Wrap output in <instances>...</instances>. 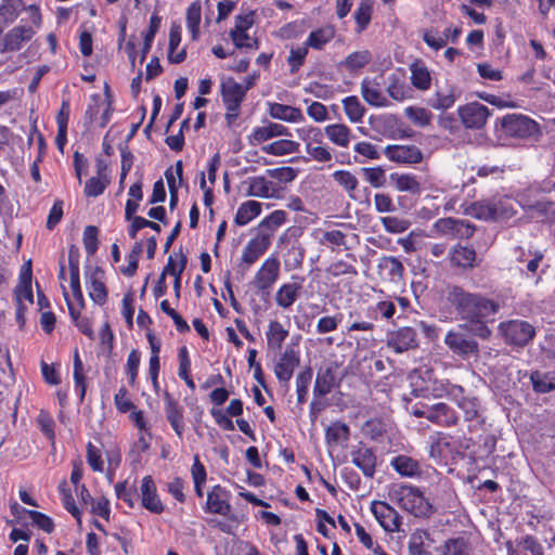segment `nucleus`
<instances>
[{
    "label": "nucleus",
    "instance_id": "28",
    "mask_svg": "<svg viewBox=\"0 0 555 555\" xmlns=\"http://www.w3.org/2000/svg\"><path fill=\"white\" fill-rule=\"evenodd\" d=\"M450 263L462 269H472L476 260V251L473 247L456 244L449 253Z\"/></svg>",
    "mask_w": 555,
    "mask_h": 555
},
{
    "label": "nucleus",
    "instance_id": "3",
    "mask_svg": "<svg viewBox=\"0 0 555 555\" xmlns=\"http://www.w3.org/2000/svg\"><path fill=\"white\" fill-rule=\"evenodd\" d=\"M476 231V227L463 219L446 217L438 219L431 228L434 236H441L449 240H468Z\"/></svg>",
    "mask_w": 555,
    "mask_h": 555
},
{
    "label": "nucleus",
    "instance_id": "62",
    "mask_svg": "<svg viewBox=\"0 0 555 555\" xmlns=\"http://www.w3.org/2000/svg\"><path fill=\"white\" fill-rule=\"evenodd\" d=\"M306 153L309 157L318 163L331 162L333 155L326 145H309L306 146Z\"/></svg>",
    "mask_w": 555,
    "mask_h": 555
},
{
    "label": "nucleus",
    "instance_id": "8",
    "mask_svg": "<svg viewBox=\"0 0 555 555\" xmlns=\"http://www.w3.org/2000/svg\"><path fill=\"white\" fill-rule=\"evenodd\" d=\"M221 95L228 111L227 118L237 117L246 95V88L233 78H228L221 83Z\"/></svg>",
    "mask_w": 555,
    "mask_h": 555
},
{
    "label": "nucleus",
    "instance_id": "36",
    "mask_svg": "<svg viewBox=\"0 0 555 555\" xmlns=\"http://www.w3.org/2000/svg\"><path fill=\"white\" fill-rule=\"evenodd\" d=\"M248 190L246 195L260 198H270L274 194L273 183L264 177H251L247 180Z\"/></svg>",
    "mask_w": 555,
    "mask_h": 555
},
{
    "label": "nucleus",
    "instance_id": "63",
    "mask_svg": "<svg viewBox=\"0 0 555 555\" xmlns=\"http://www.w3.org/2000/svg\"><path fill=\"white\" fill-rule=\"evenodd\" d=\"M443 555H470V553L464 540L453 539L446 542Z\"/></svg>",
    "mask_w": 555,
    "mask_h": 555
},
{
    "label": "nucleus",
    "instance_id": "46",
    "mask_svg": "<svg viewBox=\"0 0 555 555\" xmlns=\"http://www.w3.org/2000/svg\"><path fill=\"white\" fill-rule=\"evenodd\" d=\"M456 96L452 88L438 89L430 100V106L435 109L444 111L454 105Z\"/></svg>",
    "mask_w": 555,
    "mask_h": 555
},
{
    "label": "nucleus",
    "instance_id": "50",
    "mask_svg": "<svg viewBox=\"0 0 555 555\" xmlns=\"http://www.w3.org/2000/svg\"><path fill=\"white\" fill-rule=\"evenodd\" d=\"M312 369L307 366L296 377L297 402L302 404L307 399L308 388L312 379Z\"/></svg>",
    "mask_w": 555,
    "mask_h": 555
},
{
    "label": "nucleus",
    "instance_id": "27",
    "mask_svg": "<svg viewBox=\"0 0 555 555\" xmlns=\"http://www.w3.org/2000/svg\"><path fill=\"white\" fill-rule=\"evenodd\" d=\"M324 134L331 143L341 149H348L352 139L351 129L341 122L327 125Z\"/></svg>",
    "mask_w": 555,
    "mask_h": 555
},
{
    "label": "nucleus",
    "instance_id": "26",
    "mask_svg": "<svg viewBox=\"0 0 555 555\" xmlns=\"http://www.w3.org/2000/svg\"><path fill=\"white\" fill-rule=\"evenodd\" d=\"M426 418L441 426H452L457 423L455 412L446 403H437L426 409Z\"/></svg>",
    "mask_w": 555,
    "mask_h": 555
},
{
    "label": "nucleus",
    "instance_id": "51",
    "mask_svg": "<svg viewBox=\"0 0 555 555\" xmlns=\"http://www.w3.org/2000/svg\"><path fill=\"white\" fill-rule=\"evenodd\" d=\"M363 177L365 181L373 188H384L387 182L386 170L380 167H369L362 168Z\"/></svg>",
    "mask_w": 555,
    "mask_h": 555
},
{
    "label": "nucleus",
    "instance_id": "37",
    "mask_svg": "<svg viewBox=\"0 0 555 555\" xmlns=\"http://www.w3.org/2000/svg\"><path fill=\"white\" fill-rule=\"evenodd\" d=\"M350 430L343 422L332 423L325 430V439L328 446H343L349 439Z\"/></svg>",
    "mask_w": 555,
    "mask_h": 555
},
{
    "label": "nucleus",
    "instance_id": "15",
    "mask_svg": "<svg viewBox=\"0 0 555 555\" xmlns=\"http://www.w3.org/2000/svg\"><path fill=\"white\" fill-rule=\"evenodd\" d=\"M372 513L379 525L388 532H397L400 529V516L395 508L385 502H374Z\"/></svg>",
    "mask_w": 555,
    "mask_h": 555
},
{
    "label": "nucleus",
    "instance_id": "45",
    "mask_svg": "<svg viewBox=\"0 0 555 555\" xmlns=\"http://www.w3.org/2000/svg\"><path fill=\"white\" fill-rule=\"evenodd\" d=\"M344 112L351 122H360L365 114V107L356 95L343 100Z\"/></svg>",
    "mask_w": 555,
    "mask_h": 555
},
{
    "label": "nucleus",
    "instance_id": "25",
    "mask_svg": "<svg viewBox=\"0 0 555 555\" xmlns=\"http://www.w3.org/2000/svg\"><path fill=\"white\" fill-rule=\"evenodd\" d=\"M361 94L364 101L376 107H385L388 105V100L382 91L380 85L374 80L365 78L361 82Z\"/></svg>",
    "mask_w": 555,
    "mask_h": 555
},
{
    "label": "nucleus",
    "instance_id": "31",
    "mask_svg": "<svg viewBox=\"0 0 555 555\" xmlns=\"http://www.w3.org/2000/svg\"><path fill=\"white\" fill-rule=\"evenodd\" d=\"M103 272L95 268L87 275V283L89 285V296L98 305H103L106 301L107 292L104 283L102 282Z\"/></svg>",
    "mask_w": 555,
    "mask_h": 555
},
{
    "label": "nucleus",
    "instance_id": "49",
    "mask_svg": "<svg viewBox=\"0 0 555 555\" xmlns=\"http://www.w3.org/2000/svg\"><path fill=\"white\" fill-rule=\"evenodd\" d=\"M297 135L300 140L305 142V147L307 144L313 145H324L323 143V132L320 128L313 126H306L297 129Z\"/></svg>",
    "mask_w": 555,
    "mask_h": 555
},
{
    "label": "nucleus",
    "instance_id": "56",
    "mask_svg": "<svg viewBox=\"0 0 555 555\" xmlns=\"http://www.w3.org/2000/svg\"><path fill=\"white\" fill-rule=\"evenodd\" d=\"M429 539V534L424 530H416L412 533L409 541V552L411 555H425V541Z\"/></svg>",
    "mask_w": 555,
    "mask_h": 555
},
{
    "label": "nucleus",
    "instance_id": "11",
    "mask_svg": "<svg viewBox=\"0 0 555 555\" xmlns=\"http://www.w3.org/2000/svg\"><path fill=\"white\" fill-rule=\"evenodd\" d=\"M386 345L397 353L417 347L416 332L409 326L400 327L387 334Z\"/></svg>",
    "mask_w": 555,
    "mask_h": 555
},
{
    "label": "nucleus",
    "instance_id": "32",
    "mask_svg": "<svg viewBox=\"0 0 555 555\" xmlns=\"http://www.w3.org/2000/svg\"><path fill=\"white\" fill-rule=\"evenodd\" d=\"M411 83L418 90L425 91L430 88L431 75L424 62L416 60L410 65Z\"/></svg>",
    "mask_w": 555,
    "mask_h": 555
},
{
    "label": "nucleus",
    "instance_id": "55",
    "mask_svg": "<svg viewBox=\"0 0 555 555\" xmlns=\"http://www.w3.org/2000/svg\"><path fill=\"white\" fill-rule=\"evenodd\" d=\"M109 183L108 177L100 178V177H92L90 178L85 185V195L89 197H96L101 195L106 186Z\"/></svg>",
    "mask_w": 555,
    "mask_h": 555
},
{
    "label": "nucleus",
    "instance_id": "41",
    "mask_svg": "<svg viewBox=\"0 0 555 555\" xmlns=\"http://www.w3.org/2000/svg\"><path fill=\"white\" fill-rule=\"evenodd\" d=\"M335 36L333 26H325L310 33L306 46L315 50H321Z\"/></svg>",
    "mask_w": 555,
    "mask_h": 555
},
{
    "label": "nucleus",
    "instance_id": "35",
    "mask_svg": "<svg viewBox=\"0 0 555 555\" xmlns=\"http://www.w3.org/2000/svg\"><path fill=\"white\" fill-rule=\"evenodd\" d=\"M389 179L396 190L399 192H410L412 194H416L421 191V183L412 173L392 172L390 173Z\"/></svg>",
    "mask_w": 555,
    "mask_h": 555
},
{
    "label": "nucleus",
    "instance_id": "9",
    "mask_svg": "<svg viewBox=\"0 0 555 555\" xmlns=\"http://www.w3.org/2000/svg\"><path fill=\"white\" fill-rule=\"evenodd\" d=\"M462 124L469 129H481L490 116V111L483 104L472 102L457 108Z\"/></svg>",
    "mask_w": 555,
    "mask_h": 555
},
{
    "label": "nucleus",
    "instance_id": "19",
    "mask_svg": "<svg viewBox=\"0 0 555 555\" xmlns=\"http://www.w3.org/2000/svg\"><path fill=\"white\" fill-rule=\"evenodd\" d=\"M34 35L35 30L30 26L13 27L3 38L1 52L18 51L23 43L29 41Z\"/></svg>",
    "mask_w": 555,
    "mask_h": 555
},
{
    "label": "nucleus",
    "instance_id": "21",
    "mask_svg": "<svg viewBox=\"0 0 555 555\" xmlns=\"http://www.w3.org/2000/svg\"><path fill=\"white\" fill-rule=\"evenodd\" d=\"M79 257L80 255L78 248L72 245L68 249L70 288L75 300L78 302V306L83 307V296L79 280Z\"/></svg>",
    "mask_w": 555,
    "mask_h": 555
},
{
    "label": "nucleus",
    "instance_id": "44",
    "mask_svg": "<svg viewBox=\"0 0 555 555\" xmlns=\"http://www.w3.org/2000/svg\"><path fill=\"white\" fill-rule=\"evenodd\" d=\"M335 385V375L332 370L327 369L319 372L313 387V395L315 397L326 396L332 391Z\"/></svg>",
    "mask_w": 555,
    "mask_h": 555
},
{
    "label": "nucleus",
    "instance_id": "52",
    "mask_svg": "<svg viewBox=\"0 0 555 555\" xmlns=\"http://www.w3.org/2000/svg\"><path fill=\"white\" fill-rule=\"evenodd\" d=\"M371 53L366 50L356 51L349 54L340 65L345 66L349 70H356L364 67L371 62Z\"/></svg>",
    "mask_w": 555,
    "mask_h": 555
},
{
    "label": "nucleus",
    "instance_id": "20",
    "mask_svg": "<svg viewBox=\"0 0 555 555\" xmlns=\"http://www.w3.org/2000/svg\"><path fill=\"white\" fill-rule=\"evenodd\" d=\"M229 493L220 486H215L207 494L205 511L211 514L229 516L231 504Z\"/></svg>",
    "mask_w": 555,
    "mask_h": 555
},
{
    "label": "nucleus",
    "instance_id": "12",
    "mask_svg": "<svg viewBox=\"0 0 555 555\" xmlns=\"http://www.w3.org/2000/svg\"><path fill=\"white\" fill-rule=\"evenodd\" d=\"M385 156L399 164H418L423 160L422 151L415 145H387Z\"/></svg>",
    "mask_w": 555,
    "mask_h": 555
},
{
    "label": "nucleus",
    "instance_id": "54",
    "mask_svg": "<svg viewBox=\"0 0 555 555\" xmlns=\"http://www.w3.org/2000/svg\"><path fill=\"white\" fill-rule=\"evenodd\" d=\"M405 116L416 126L425 127L431 120V113L424 107L409 106L404 109Z\"/></svg>",
    "mask_w": 555,
    "mask_h": 555
},
{
    "label": "nucleus",
    "instance_id": "14",
    "mask_svg": "<svg viewBox=\"0 0 555 555\" xmlns=\"http://www.w3.org/2000/svg\"><path fill=\"white\" fill-rule=\"evenodd\" d=\"M304 279L293 276L292 282L282 284L274 295V301L282 309L291 308L299 298Z\"/></svg>",
    "mask_w": 555,
    "mask_h": 555
},
{
    "label": "nucleus",
    "instance_id": "39",
    "mask_svg": "<svg viewBox=\"0 0 555 555\" xmlns=\"http://www.w3.org/2000/svg\"><path fill=\"white\" fill-rule=\"evenodd\" d=\"M261 212V204L256 201H247L238 207L234 222L237 225H246Z\"/></svg>",
    "mask_w": 555,
    "mask_h": 555
},
{
    "label": "nucleus",
    "instance_id": "57",
    "mask_svg": "<svg viewBox=\"0 0 555 555\" xmlns=\"http://www.w3.org/2000/svg\"><path fill=\"white\" fill-rule=\"evenodd\" d=\"M201 23V7L197 3H192L186 12V25L195 40L198 36Z\"/></svg>",
    "mask_w": 555,
    "mask_h": 555
},
{
    "label": "nucleus",
    "instance_id": "64",
    "mask_svg": "<svg viewBox=\"0 0 555 555\" xmlns=\"http://www.w3.org/2000/svg\"><path fill=\"white\" fill-rule=\"evenodd\" d=\"M516 555H543V551L542 546L532 537H527L520 543Z\"/></svg>",
    "mask_w": 555,
    "mask_h": 555
},
{
    "label": "nucleus",
    "instance_id": "53",
    "mask_svg": "<svg viewBox=\"0 0 555 555\" xmlns=\"http://www.w3.org/2000/svg\"><path fill=\"white\" fill-rule=\"evenodd\" d=\"M373 11V3L371 0H362L359 3L358 9L354 12V20L359 27V31H362L371 22Z\"/></svg>",
    "mask_w": 555,
    "mask_h": 555
},
{
    "label": "nucleus",
    "instance_id": "22",
    "mask_svg": "<svg viewBox=\"0 0 555 555\" xmlns=\"http://www.w3.org/2000/svg\"><path fill=\"white\" fill-rule=\"evenodd\" d=\"M521 207L526 212L537 214L550 223L555 222V202L551 199L531 201L528 196L521 198Z\"/></svg>",
    "mask_w": 555,
    "mask_h": 555
},
{
    "label": "nucleus",
    "instance_id": "58",
    "mask_svg": "<svg viewBox=\"0 0 555 555\" xmlns=\"http://www.w3.org/2000/svg\"><path fill=\"white\" fill-rule=\"evenodd\" d=\"M116 496L127 503L130 508L134 506L137 489L134 486H128V481L117 482L115 485Z\"/></svg>",
    "mask_w": 555,
    "mask_h": 555
},
{
    "label": "nucleus",
    "instance_id": "33",
    "mask_svg": "<svg viewBox=\"0 0 555 555\" xmlns=\"http://www.w3.org/2000/svg\"><path fill=\"white\" fill-rule=\"evenodd\" d=\"M288 334V330L281 322L271 320L266 332L268 347L273 350H280Z\"/></svg>",
    "mask_w": 555,
    "mask_h": 555
},
{
    "label": "nucleus",
    "instance_id": "48",
    "mask_svg": "<svg viewBox=\"0 0 555 555\" xmlns=\"http://www.w3.org/2000/svg\"><path fill=\"white\" fill-rule=\"evenodd\" d=\"M15 295L18 302L23 299L33 302L34 296L31 291V271L30 264L28 263V268L26 271L22 272L20 276L18 285L15 288Z\"/></svg>",
    "mask_w": 555,
    "mask_h": 555
},
{
    "label": "nucleus",
    "instance_id": "7",
    "mask_svg": "<svg viewBox=\"0 0 555 555\" xmlns=\"http://www.w3.org/2000/svg\"><path fill=\"white\" fill-rule=\"evenodd\" d=\"M280 260L276 256L268 257L253 279V285L259 292L269 294L280 276Z\"/></svg>",
    "mask_w": 555,
    "mask_h": 555
},
{
    "label": "nucleus",
    "instance_id": "17",
    "mask_svg": "<svg viewBox=\"0 0 555 555\" xmlns=\"http://www.w3.org/2000/svg\"><path fill=\"white\" fill-rule=\"evenodd\" d=\"M164 402L167 421L177 436L182 438L184 430L183 406L168 391L164 393Z\"/></svg>",
    "mask_w": 555,
    "mask_h": 555
},
{
    "label": "nucleus",
    "instance_id": "5",
    "mask_svg": "<svg viewBox=\"0 0 555 555\" xmlns=\"http://www.w3.org/2000/svg\"><path fill=\"white\" fill-rule=\"evenodd\" d=\"M392 500L405 511L415 516L424 515L429 509V504L423 494L415 488L409 486H398L391 491Z\"/></svg>",
    "mask_w": 555,
    "mask_h": 555
},
{
    "label": "nucleus",
    "instance_id": "61",
    "mask_svg": "<svg viewBox=\"0 0 555 555\" xmlns=\"http://www.w3.org/2000/svg\"><path fill=\"white\" fill-rule=\"evenodd\" d=\"M183 165L178 160L175 168L170 167L166 170L165 177L168 183L169 191L178 190L182 182Z\"/></svg>",
    "mask_w": 555,
    "mask_h": 555
},
{
    "label": "nucleus",
    "instance_id": "16",
    "mask_svg": "<svg viewBox=\"0 0 555 555\" xmlns=\"http://www.w3.org/2000/svg\"><path fill=\"white\" fill-rule=\"evenodd\" d=\"M377 272L382 280L399 284L403 280L404 267L398 258L384 256L378 261Z\"/></svg>",
    "mask_w": 555,
    "mask_h": 555
},
{
    "label": "nucleus",
    "instance_id": "4",
    "mask_svg": "<svg viewBox=\"0 0 555 555\" xmlns=\"http://www.w3.org/2000/svg\"><path fill=\"white\" fill-rule=\"evenodd\" d=\"M464 215L479 220H498L507 218L513 214L501 199H481L464 206Z\"/></svg>",
    "mask_w": 555,
    "mask_h": 555
},
{
    "label": "nucleus",
    "instance_id": "2",
    "mask_svg": "<svg viewBox=\"0 0 555 555\" xmlns=\"http://www.w3.org/2000/svg\"><path fill=\"white\" fill-rule=\"evenodd\" d=\"M499 122L507 137L528 139L540 134L539 124L522 114H507Z\"/></svg>",
    "mask_w": 555,
    "mask_h": 555
},
{
    "label": "nucleus",
    "instance_id": "29",
    "mask_svg": "<svg viewBox=\"0 0 555 555\" xmlns=\"http://www.w3.org/2000/svg\"><path fill=\"white\" fill-rule=\"evenodd\" d=\"M268 112L272 118L286 122H301L305 120L301 109L291 105L270 103Z\"/></svg>",
    "mask_w": 555,
    "mask_h": 555
},
{
    "label": "nucleus",
    "instance_id": "59",
    "mask_svg": "<svg viewBox=\"0 0 555 555\" xmlns=\"http://www.w3.org/2000/svg\"><path fill=\"white\" fill-rule=\"evenodd\" d=\"M307 54H308L307 46L298 47L296 49L291 50L289 55L287 57V63L291 67L292 74H295L299 70V68L301 67V65L305 62Z\"/></svg>",
    "mask_w": 555,
    "mask_h": 555
},
{
    "label": "nucleus",
    "instance_id": "38",
    "mask_svg": "<svg viewBox=\"0 0 555 555\" xmlns=\"http://www.w3.org/2000/svg\"><path fill=\"white\" fill-rule=\"evenodd\" d=\"M186 256L182 250L171 254L160 274V283L165 281L166 275H171L173 278L181 276L186 267Z\"/></svg>",
    "mask_w": 555,
    "mask_h": 555
},
{
    "label": "nucleus",
    "instance_id": "18",
    "mask_svg": "<svg viewBox=\"0 0 555 555\" xmlns=\"http://www.w3.org/2000/svg\"><path fill=\"white\" fill-rule=\"evenodd\" d=\"M351 462L361 469L365 477L372 478L376 470V455L375 452L366 447L359 446L350 453Z\"/></svg>",
    "mask_w": 555,
    "mask_h": 555
},
{
    "label": "nucleus",
    "instance_id": "1",
    "mask_svg": "<svg viewBox=\"0 0 555 555\" xmlns=\"http://www.w3.org/2000/svg\"><path fill=\"white\" fill-rule=\"evenodd\" d=\"M448 300L455 307L461 319L466 321L488 320L499 312L501 306L479 293H468L460 286H452Z\"/></svg>",
    "mask_w": 555,
    "mask_h": 555
},
{
    "label": "nucleus",
    "instance_id": "30",
    "mask_svg": "<svg viewBox=\"0 0 555 555\" xmlns=\"http://www.w3.org/2000/svg\"><path fill=\"white\" fill-rule=\"evenodd\" d=\"M288 134V129L285 126L281 124L269 122L268 125L255 128L249 139L251 144H259L272 138Z\"/></svg>",
    "mask_w": 555,
    "mask_h": 555
},
{
    "label": "nucleus",
    "instance_id": "13",
    "mask_svg": "<svg viewBox=\"0 0 555 555\" xmlns=\"http://www.w3.org/2000/svg\"><path fill=\"white\" fill-rule=\"evenodd\" d=\"M300 363L298 351L286 348L274 365V374L281 383H288Z\"/></svg>",
    "mask_w": 555,
    "mask_h": 555
},
{
    "label": "nucleus",
    "instance_id": "60",
    "mask_svg": "<svg viewBox=\"0 0 555 555\" xmlns=\"http://www.w3.org/2000/svg\"><path fill=\"white\" fill-rule=\"evenodd\" d=\"M230 37L238 49H258V41L257 39L251 38L248 35V30L244 31H230Z\"/></svg>",
    "mask_w": 555,
    "mask_h": 555
},
{
    "label": "nucleus",
    "instance_id": "6",
    "mask_svg": "<svg viewBox=\"0 0 555 555\" xmlns=\"http://www.w3.org/2000/svg\"><path fill=\"white\" fill-rule=\"evenodd\" d=\"M499 332L508 345L524 347L528 345L535 335L534 327L527 321L511 320L502 322Z\"/></svg>",
    "mask_w": 555,
    "mask_h": 555
},
{
    "label": "nucleus",
    "instance_id": "47",
    "mask_svg": "<svg viewBox=\"0 0 555 555\" xmlns=\"http://www.w3.org/2000/svg\"><path fill=\"white\" fill-rule=\"evenodd\" d=\"M462 386L451 384L448 380H434L431 392L435 397H447L449 399L460 398Z\"/></svg>",
    "mask_w": 555,
    "mask_h": 555
},
{
    "label": "nucleus",
    "instance_id": "34",
    "mask_svg": "<svg viewBox=\"0 0 555 555\" xmlns=\"http://www.w3.org/2000/svg\"><path fill=\"white\" fill-rule=\"evenodd\" d=\"M391 466L402 477H416L422 473L418 461L406 455H398L393 457Z\"/></svg>",
    "mask_w": 555,
    "mask_h": 555
},
{
    "label": "nucleus",
    "instance_id": "42",
    "mask_svg": "<svg viewBox=\"0 0 555 555\" xmlns=\"http://www.w3.org/2000/svg\"><path fill=\"white\" fill-rule=\"evenodd\" d=\"M333 179L346 191L351 199H356L354 192L359 186V180L356 175L348 170H336L333 173Z\"/></svg>",
    "mask_w": 555,
    "mask_h": 555
},
{
    "label": "nucleus",
    "instance_id": "10",
    "mask_svg": "<svg viewBox=\"0 0 555 555\" xmlns=\"http://www.w3.org/2000/svg\"><path fill=\"white\" fill-rule=\"evenodd\" d=\"M444 343L453 353L462 358L477 357L479 353L478 343L460 332L450 331Z\"/></svg>",
    "mask_w": 555,
    "mask_h": 555
},
{
    "label": "nucleus",
    "instance_id": "43",
    "mask_svg": "<svg viewBox=\"0 0 555 555\" xmlns=\"http://www.w3.org/2000/svg\"><path fill=\"white\" fill-rule=\"evenodd\" d=\"M456 403V405L463 411L464 417L466 421H473L478 417L479 414V402L475 397H467L464 395V388L462 387V391L460 398L452 399Z\"/></svg>",
    "mask_w": 555,
    "mask_h": 555
},
{
    "label": "nucleus",
    "instance_id": "23",
    "mask_svg": "<svg viewBox=\"0 0 555 555\" xmlns=\"http://www.w3.org/2000/svg\"><path fill=\"white\" fill-rule=\"evenodd\" d=\"M141 502L151 513L160 514L164 511L162 501L156 493V487L151 476H145L141 485Z\"/></svg>",
    "mask_w": 555,
    "mask_h": 555
},
{
    "label": "nucleus",
    "instance_id": "24",
    "mask_svg": "<svg viewBox=\"0 0 555 555\" xmlns=\"http://www.w3.org/2000/svg\"><path fill=\"white\" fill-rule=\"evenodd\" d=\"M270 245V237L266 234H259L250 240L242 253V262L247 267L254 264L259 257L264 254Z\"/></svg>",
    "mask_w": 555,
    "mask_h": 555
},
{
    "label": "nucleus",
    "instance_id": "40",
    "mask_svg": "<svg viewBox=\"0 0 555 555\" xmlns=\"http://www.w3.org/2000/svg\"><path fill=\"white\" fill-rule=\"evenodd\" d=\"M300 144L296 141L288 139H281L274 141L270 144L262 146V152L274 155V156H283L287 154L298 153Z\"/></svg>",
    "mask_w": 555,
    "mask_h": 555
}]
</instances>
